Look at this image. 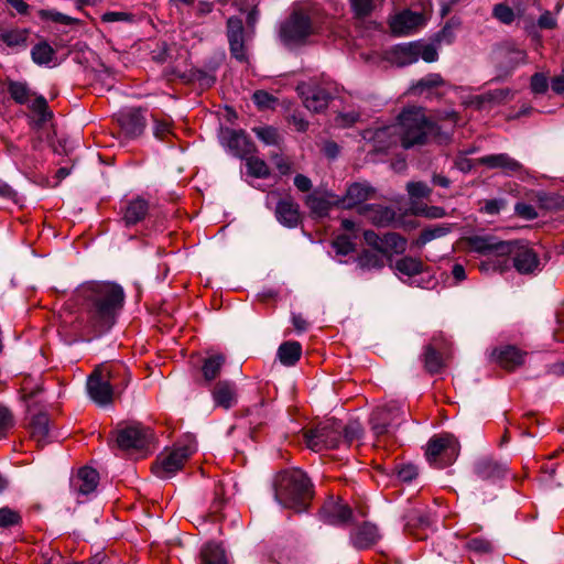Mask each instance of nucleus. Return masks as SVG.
I'll list each match as a JSON object with an SVG mask.
<instances>
[{"instance_id":"2eb2a0df","label":"nucleus","mask_w":564,"mask_h":564,"mask_svg":"<svg viewBox=\"0 0 564 564\" xmlns=\"http://www.w3.org/2000/svg\"><path fill=\"white\" fill-rule=\"evenodd\" d=\"M323 520L333 525H346L352 519L351 508L341 499H328L321 509Z\"/></svg>"},{"instance_id":"f3484780","label":"nucleus","mask_w":564,"mask_h":564,"mask_svg":"<svg viewBox=\"0 0 564 564\" xmlns=\"http://www.w3.org/2000/svg\"><path fill=\"white\" fill-rule=\"evenodd\" d=\"M527 356L528 352L525 350L513 345L501 346L492 351L495 362L507 371H514L521 367Z\"/></svg>"},{"instance_id":"9d476101","label":"nucleus","mask_w":564,"mask_h":564,"mask_svg":"<svg viewBox=\"0 0 564 564\" xmlns=\"http://www.w3.org/2000/svg\"><path fill=\"white\" fill-rule=\"evenodd\" d=\"M154 440L151 429L141 423H131L117 431V444L122 449H143Z\"/></svg>"},{"instance_id":"4be33fe9","label":"nucleus","mask_w":564,"mask_h":564,"mask_svg":"<svg viewBox=\"0 0 564 564\" xmlns=\"http://www.w3.org/2000/svg\"><path fill=\"white\" fill-rule=\"evenodd\" d=\"M99 481V474L90 467H82L72 479V488L79 495H89L95 491Z\"/></svg>"},{"instance_id":"864d4df0","label":"nucleus","mask_w":564,"mask_h":564,"mask_svg":"<svg viewBox=\"0 0 564 564\" xmlns=\"http://www.w3.org/2000/svg\"><path fill=\"white\" fill-rule=\"evenodd\" d=\"M362 433V429L358 422H351L345 426H341V442L349 446L355 440H358Z\"/></svg>"},{"instance_id":"7ed1b4c3","label":"nucleus","mask_w":564,"mask_h":564,"mask_svg":"<svg viewBox=\"0 0 564 564\" xmlns=\"http://www.w3.org/2000/svg\"><path fill=\"white\" fill-rule=\"evenodd\" d=\"M122 364H101L89 375L87 391L90 399L98 405H108L113 401L115 389L119 387L117 378L126 375Z\"/></svg>"},{"instance_id":"5701e85b","label":"nucleus","mask_w":564,"mask_h":564,"mask_svg":"<svg viewBox=\"0 0 564 564\" xmlns=\"http://www.w3.org/2000/svg\"><path fill=\"white\" fill-rule=\"evenodd\" d=\"M475 473L482 480H496L505 477L507 467L492 457H482L476 462Z\"/></svg>"},{"instance_id":"5fc2aeb1","label":"nucleus","mask_w":564,"mask_h":564,"mask_svg":"<svg viewBox=\"0 0 564 564\" xmlns=\"http://www.w3.org/2000/svg\"><path fill=\"white\" fill-rule=\"evenodd\" d=\"M447 231H448V229L443 226H435L433 228L424 229L414 243L417 247H423L431 240L446 235Z\"/></svg>"},{"instance_id":"b1692460","label":"nucleus","mask_w":564,"mask_h":564,"mask_svg":"<svg viewBox=\"0 0 564 564\" xmlns=\"http://www.w3.org/2000/svg\"><path fill=\"white\" fill-rule=\"evenodd\" d=\"M118 121L127 134L137 137L145 127V119L139 109H126L119 113Z\"/></svg>"},{"instance_id":"338daca9","label":"nucleus","mask_w":564,"mask_h":564,"mask_svg":"<svg viewBox=\"0 0 564 564\" xmlns=\"http://www.w3.org/2000/svg\"><path fill=\"white\" fill-rule=\"evenodd\" d=\"M547 79L543 74L536 73L531 78V90L534 94H543L547 90Z\"/></svg>"},{"instance_id":"13d9d810","label":"nucleus","mask_w":564,"mask_h":564,"mask_svg":"<svg viewBox=\"0 0 564 564\" xmlns=\"http://www.w3.org/2000/svg\"><path fill=\"white\" fill-rule=\"evenodd\" d=\"M466 547L476 553H489L492 550L491 542L485 538H471L467 541Z\"/></svg>"},{"instance_id":"9b49d317","label":"nucleus","mask_w":564,"mask_h":564,"mask_svg":"<svg viewBox=\"0 0 564 564\" xmlns=\"http://www.w3.org/2000/svg\"><path fill=\"white\" fill-rule=\"evenodd\" d=\"M364 239L369 247L387 258L403 253L408 246V240L397 232L379 236L373 230H366Z\"/></svg>"},{"instance_id":"c85d7f7f","label":"nucleus","mask_w":564,"mask_h":564,"mask_svg":"<svg viewBox=\"0 0 564 564\" xmlns=\"http://www.w3.org/2000/svg\"><path fill=\"white\" fill-rule=\"evenodd\" d=\"M278 220L288 227H295L301 220L299 206L290 199H282L275 209Z\"/></svg>"},{"instance_id":"37998d69","label":"nucleus","mask_w":564,"mask_h":564,"mask_svg":"<svg viewBox=\"0 0 564 564\" xmlns=\"http://www.w3.org/2000/svg\"><path fill=\"white\" fill-rule=\"evenodd\" d=\"M442 356L432 347L427 346L424 352V367L430 373H437L444 368Z\"/></svg>"},{"instance_id":"e2e57ef3","label":"nucleus","mask_w":564,"mask_h":564,"mask_svg":"<svg viewBox=\"0 0 564 564\" xmlns=\"http://www.w3.org/2000/svg\"><path fill=\"white\" fill-rule=\"evenodd\" d=\"M494 15L496 19H498L499 21H501L502 23H506V24L511 23L514 19L513 10L503 3H499V4L495 6Z\"/></svg>"},{"instance_id":"cd10ccee","label":"nucleus","mask_w":564,"mask_h":564,"mask_svg":"<svg viewBox=\"0 0 564 564\" xmlns=\"http://www.w3.org/2000/svg\"><path fill=\"white\" fill-rule=\"evenodd\" d=\"M417 42L395 46L389 54V61L397 66H406L417 62Z\"/></svg>"},{"instance_id":"2f4dec72","label":"nucleus","mask_w":564,"mask_h":564,"mask_svg":"<svg viewBox=\"0 0 564 564\" xmlns=\"http://www.w3.org/2000/svg\"><path fill=\"white\" fill-rule=\"evenodd\" d=\"M31 437L43 446L47 442L50 420L46 413H37L32 416L29 424Z\"/></svg>"},{"instance_id":"7c9ffc66","label":"nucleus","mask_w":564,"mask_h":564,"mask_svg":"<svg viewBox=\"0 0 564 564\" xmlns=\"http://www.w3.org/2000/svg\"><path fill=\"white\" fill-rule=\"evenodd\" d=\"M480 161L481 163L492 169L501 167L506 171L513 173H527L521 163H519L518 161L513 160L512 158L505 153L488 155L482 158Z\"/></svg>"},{"instance_id":"3c124183","label":"nucleus","mask_w":564,"mask_h":564,"mask_svg":"<svg viewBox=\"0 0 564 564\" xmlns=\"http://www.w3.org/2000/svg\"><path fill=\"white\" fill-rule=\"evenodd\" d=\"M22 517L19 511H15L9 507L0 508V528H10L20 525Z\"/></svg>"},{"instance_id":"f03ea898","label":"nucleus","mask_w":564,"mask_h":564,"mask_svg":"<svg viewBox=\"0 0 564 564\" xmlns=\"http://www.w3.org/2000/svg\"><path fill=\"white\" fill-rule=\"evenodd\" d=\"M274 492L280 505L301 511L313 497V486L301 469H289L276 475Z\"/></svg>"},{"instance_id":"1a4fd4ad","label":"nucleus","mask_w":564,"mask_h":564,"mask_svg":"<svg viewBox=\"0 0 564 564\" xmlns=\"http://www.w3.org/2000/svg\"><path fill=\"white\" fill-rule=\"evenodd\" d=\"M459 453L457 440L451 434L434 436L427 443L425 455L431 464L444 468L456 459Z\"/></svg>"},{"instance_id":"c756f323","label":"nucleus","mask_w":564,"mask_h":564,"mask_svg":"<svg viewBox=\"0 0 564 564\" xmlns=\"http://www.w3.org/2000/svg\"><path fill=\"white\" fill-rule=\"evenodd\" d=\"M148 212L149 203L141 197H137L127 204L123 220L127 226L135 225L145 218Z\"/></svg>"},{"instance_id":"393cba45","label":"nucleus","mask_w":564,"mask_h":564,"mask_svg":"<svg viewBox=\"0 0 564 564\" xmlns=\"http://www.w3.org/2000/svg\"><path fill=\"white\" fill-rule=\"evenodd\" d=\"M432 522L433 521L429 513H422L414 510L406 517L405 530L415 539L425 540L427 538L426 530L431 528Z\"/></svg>"},{"instance_id":"72a5a7b5","label":"nucleus","mask_w":564,"mask_h":564,"mask_svg":"<svg viewBox=\"0 0 564 564\" xmlns=\"http://www.w3.org/2000/svg\"><path fill=\"white\" fill-rule=\"evenodd\" d=\"M302 356V346L299 341L290 340L280 345L278 358L286 367L294 366Z\"/></svg>"},{"instance_id":"79ce46f5","label":"nucleus","mask_w":564,"mask_h":564,"mask_svg":"<svg viewBox=\"0 0 564 564\" xmlns=\"http://www.w3.org/2000/svg\"><path fill=\"white\" fill-rule=\"evenodd\" d=\"M372 221L377 226H389L400 227V220L397 219L395 213L389 207H378L372 216Z\"/></svg>"},{"instance_id":"0e129e2a","label":"nucleus","mask_w":564,"mask_h":564,"mask_svg":"<svg viewBox=\"0 0 564 564\" xmlns=\"http://www.w3.org/2000/svg\"><path fill=\"white\" fill-rule=\"evenodd\" d=\"M411 210L415 215L425 216L427 218H441L445 215V212L441 207L432 206V207H420L412 206Z\"/></svg>"},{"instance_id":"603ef678","label":"nucleus","mask_w":564,"mask_h":564,"mask_svg":"<svg viewBox=\"0 0 564 564\" xmlns=\"http://www.w3.org/2000/svg\"><path fill=\"white\" fill-rule=\"evenodd\" d=\"M379 2L380 0H350L352 11L359 18L369 15Z\"/></svg>"},{"instance_id":"a211bd4d","label":"nucleus","mask_w":564,"mask_h":564,"mask_svg":"<svg viewBox=\"0 0 564 564\" xmlns=\"http://www.w3.org/2000/svg\"><path fill=\"white\" fill-rule=\"evenodd\" d=\"M297 91L302 96L305 108L310 111L321 112L327 108L329 95L325 89L318 86L301 84L297 86Z\"/></svg>"},{"instance_id":"a18cd8bd","label":"nucleus","mask_w":564,"mask_h":564,"mask_svg":"<svg viewBox=\"0 0 564 564\" xmlns=\"http://www.w3.org/2000/svg\"><path fill=\"white\" fill-rule=\"evenodd\" d=\"M31 110L37 115V121L34 122L37 127L45 123L52 116L48 110L47 102L43 96H36L30 104Z\"/></svg>"},{"instance_id":"0eeeda50","label":"nucleus","mask_w":564,"mask_h":564,"mask_svg":"<svg viewBox=\"0 0 564 564\" xmlns=\"http://www.w3.org/2000/svg\"><path fill=\"white\" fill-rule=\"evenodd\" d=\"M305 444L314 452L333 449L340 446L341 425L336 421H327L303 434Z\"/></svg>"},{"instance_id":"aec40b11","label":"nucleus","mask_w":564,"mask_h":564,"mask_svg":"<svg viewBox=\"0 0 564 564\" xmlns=\"http://www.w3.org/2000/svg\"><path fill=\"white\" fill-rule=\"evenodd\" d=\"M378 529L375 524L364 522L350 533V542L357 550L371 547L379 540Z\"/></svg>"},{"instance_id":"8fccbe9b","label":"nucleus","mask_w":564,"mask_h":564,"mask_svg":"<svg viewBox=\"0 0 564 564\" xmlns=\"http://www.w3.org/2000/svg\"><path fill=\"white\" fill-rule=\"evenodd\" d=\"M243 160L246 161L247 172L250 176H267L268 167L264 161L251 154Z\"/></svg>"},{"instance_id":"ddd939ff","label":"nucleus","mask_w":564,"mask_h":564,"mask_svg":"<svg viewBox=\"0 0 564 564\" xmlns=\"http://www.w3.org/2000/svg\"><path fill=\"white\" fill-rule=\"evenodd\" d=\"M426 21L427 14L425 12H415L408 9L394 14L389 24L393 34L403 36L414 33Z\"/></svg>"},{"instance_id":"680f3d73","label":"nucleus","mask_w":564,"mask_h":564,"mask_svg":"<svg viewBox=\"0 0 564 564\" xmlns=\"http://www.w3.org/2000/svg\"><path fill=\"white\" fill-rule=\"evenodd\" d=\"M14 420L11 411L0 404V438L13 426Z\"/></svg>"},{"instance_id":"c03bdc74","label":"nucleus","mask_w":564,"mask_h":564,"mask_svg":"<svg viewBox=\"0 0 564 564\" xmlns=\"http://www.w3.org/2000/svg\"><path fill=\"white\" fill-rule=\"evenodd\" d=\"M442 85H444V80L440 74H429L427 76L420 79L415 85H413L411 89L415 94H423Z\"/></svg>"},{"instance_id":"de8ad7c7","label":"nucleus","mask_w":564,"mask_h":564,"mask_svg":"<svg viewBox=\"0 0 564 564\" xmlns=\"http://www.w3.org/2000/svg\"><path fill=\"white\" fill-rule=\"evenodd\" d=\"M357 261L362 269H380L383 267L382 256L369 250L362 251Z\"/></svg>"},{"instance_id":"69168bd1","label":"nucleus","mask_w":564,"mask_h":564,"mask_svg":"<svg viewBox=\"0 0 564 564\" xmlns=\"http://www.w3.org/2000/svg\"><path fill=\"white\" fill-rule=\"evenodd\" d=\"M408 192L412 198H424L430 194V188L422 182H410Z\"/></svg>"},{"instance_id":"412c9836","label":"nucleus","mask_w":564,"mask_h":564,"mask_svg":"<svg viewBox=\"0 0 564 564\" xmlns=\"http://www.w3.org/2000/svg\"><path fill=\"white\" fill-rule=\"evenodd\" d=\"M228 40L231 54L239 61L246 58V50L243 44V26L240 19L230 18L227 22Z\"/></svg>"},{"instance_id":"dca6fc26","label":"nucleus","mask_w":564,"mask_h":564,"mask_svg":"<svg viewBox=\"0 0 564 564\" xmlns=\"http://www.w3.org/2000/svg\"><path fill=\"white\" fill-rule=\"evenodd\" d=\"M364 139L369 143L372 150L382 151L400 141V132L397 123H393L391 126L366 130Z\"/></svg>"},{"instance_id":"f257e3e1","label":"nucleus","mask_w":564,"mask_h":564,"mask_svg":"<svg viewBox=\"0 0 564 564\" xmlns=\"http://www.w3.org/2000/svg\"><path fill=\"white\" fill-rule=\"evenodd\" d=\"M75 296L85 318L84 328L94 336L115 325L126 297L122 286L109 281L85 282L76 289Z\"/></svg>"},{"instance_id":"4c0bfd02","label":"nucleus","mask_w":564,"mask_h":564,"mask_svg":"<svg viewBox=\"0 0 564 564\" xmlns=\"http://www.w3.org/2000/svg\"><path fill=\"white\" fill-rule=\"evenodd\" d=\"M31 56L37 65H50L55 58V51L47 42L43 41L32 48Z\"/></svg>"},{"instance_id":"bf43d9fd","label":"nucleus","mask_w":564,"mask_h":564,"mask_svg":"<svg viewBox=\"0 0 564 564\" xmlns=\"http://www.w3.org/2000/svg\"><path fill=\"white\" fill-rule=\"evenodd\" d=\"M417 61L422 58L424 62L432 63L435 62L438 57V53L436 48L431 44H423L417 42Z\"/></svg>"},{"instance_id":"774afa93","label":"nucleus","mask_w":564,"mask_h":564,"mask_svg":"<svg viewBox=\"0 0 564 564\" xmlns=\"http://www.w3.org/2000/svg\"><path fill=\"white\" fill-rule=\"evenodd\" d=\"M273 164L276 166L281 175H288L293 173L291 161L283 155H274L272 158Z\"/></svg>"},{"instance_id":"20e7f679","label":"nucleus","mask_w":564,"mask_h":564,"mask_svg":"<svg viewBox=\"0 0 564 564\" xmlns=\"http://www.w3.org/2000/svg\"><path fill=\"white\" fill-rule=\"evenodd\" d=\"M397 127L403 148L423 144L434 129L433 124L426 119L423 109L419 107L404 109L398 118Z\"/></svg>"},{"instance_id":"58836bf2","label":"nucleus","mask_w":564,"mask_h":564,"mask_svg":"<svg viewBox=\"0 0 564 564\" xmlns=\"http://www.w3.org/2000/svg\"><path fill=\"white\" fill-rule=\"evenodd\" d=\"M395 270L406 276H414L423 272V262L413 257H404L395 262Z\"/></svg>"},{"instance_id":"4d7b16f0","label":"nucleus","mask_w":564,"mask_h":564,"mask_svg":"<svg viewBox=\"0 0 564 564\" xmlns=\"http://www.w3.org/2000/svg\"><path fill=\"white\" fill-rule=\"evenodd\" d=\"M513 91L510 88H500L488 91L482 96V100L490 102H502L513 97Z\"/></svg>"},{"instance_id":"4468645a","label":"nucleus","mask_w":564,"mask_h":564,"mask_svg":"<svg viewBox=\"0 0 564 564\" xmlns=\"http://www.w3.org/2000/svg\"><path fill=\"white\" fill-rule=\"evenodd\" d=\"M220 142L232 155L245 159L253 152V144L241 130L224 129L220 132Z\"/></svg>"},{"instance_id":"c9c22d12","label":"nucleus","mask_w":564,"mask_h":564,"mask_svg":"<svg viewBox=\"0 0 564 564\" xmlns=\"http://www.w3.org/2000/svg\"><path fill=\"white\" fill-rule=\"evenodd\" d=\"M499 54L510 69L527 63L525 51L511 43L502 46Z\"/></svg>"},{"instance_id":"39448f33","label":"nucleus","mask_w":564,"mask_h":564,"mask_svg":"<svg viewBox=\"0 0 564 564\" xmlns=\"http://www.w3.org/2000/svg\"><path fill=\"white\" fill-rule=\"evenodd\" d=\"M468 248L471 251L481 254H494L496 259L488 263H482L480 270L488 271L491 265L495 271L500 273L509 269V256L512 251V242L497 240L492 236H473L467 238Z\"/></svg>"},{"instance_id":"6e6552de","label":"nucleus","mask_w":564,"mask_h":564,"mask_svg":"<svg viewBox=\"0 0 564 564\" xmlns=\"http://www.w3.org/2000/svg\"><path fill=\"white\" fill-rule=\"evenodd\" d=\"M195 452L194 443L177 444L170 452L163 453L156 458L152 470L160 478H170L184 466Z\"/></svg>"},{"instance_id":"6ab92c4d","label":"nucleus","mask_w":564,"mask_h":564,"mask_svg":"<svg viewBox=\"0 0 564 564\" xmlns=\"http://www.w3.org/2000/svg\"><path fill=\"white\" fill-rule=\"evenodd\" d=\"M513 267L521 274L532 273L539 265L536 253L527 246H516L512 242Z\"/></svg>"},{"instance_id":"423d86ee","label":"nucleus","mask_w":564,"mask_h":564,"mask_svg":"<svg viewBox=\"0 0 564 564\" xmlns=\"http://www.w3.org/2000/svg\"><path fill=\"white\" fill-rule=\"evenodd\" d=\"M314 33L310 17L301 10H294L279 29L280 42L288 48H296L308 42Z\"/></svg>"},{"instance_id":"49530a36","label":"nucleus","mask_w":564,"mask_h":564,"mask_svg":"<svg viewBox=\"0 0 564 564\" xmlns=\"http://www.w3.org/2000/svg\"><path fill=\"white\" fill-rule=\"evenodd\" d=\"M8 90L12 99L18 104H26L32 96L28 85L22 82H10Z\"/></svg>"},{"instance_id":"6e6d98bb","label":"nucleus","mask_w":564,"mask_h":564,"mask_svg":"<svg viewBox=\"0 0 564 564\" xmlns=\"http://www.w3.org/2000/svg\"><path fill=\"white\" fill-rule=\"evenodd\" d=\"M333 246L337 253L347 256L355 250V243L347 235H339L333 241Z\"/></svg>"},{"instance_id":"bb28decb","label":"nucleus","mask_w":564,"mask_h":564,"mask_svg":"<svg viewBox=\"0 0 564 564\" xmlns=\"http://www.w3.org/2000/svg\"><path fill=\"white\" fill-rule=\"evenodd\" d=\"M373 188L365 183H352L344 196L341 203L345 208H352L373 196Z\"/></svg>"},{"instance_id":"e433bc0d","label":"nucleus","mask_w":564,"mask_h":564,"mask_svg":"<svg viewBox=\"0 0 564 564\" xmlns=\"http://www.w3.org/2000/svg\"><path fill=\"white\" fill-rule=\"evenodd\" d=\"M29 34L28 29H13L2 32L0 37L10 47L25 48Z\"/></svg>"},{"instance_id":"a19ab883","label":"nucleus","mask_w":564,"mask_h":564,"mask_svg":"<svg viewBox=\"0 0 564 564\" xmlns=\"http://www.w3.org/2000/svg\"><path fill=\"white\" fill-rule=\"evenodd\" d=\"M306 205L310 210L318 217L326 216L330 208V203L317 193L307 196Z\"/></svg>"},{"instance_id":"473e14b6","label":"nucleus","mask_w":564,"mask_h":564,"mask_svg":"<svg viewBox=\"0 0 564 564\" xmlns=\"http://www.w3.org/2000/svg\"><path fill=\"white\" fill-rule=\"evenodd\" d=\"M226 362L224 354H212L206 357L202 365L204 380L209 383L220 375L221 368Z\"/></svg>"},{"instance_id":"f704fd0d","label":"nucleus","mask_w":564,"mask_h":564,"mask_svg":"<svg viewBox=\"0 0 564 564\" xmlns=\"http://www.w3.org/2000/svg\"><path fill=\"white\" fill-rule=\"evenodd\" d=\"M199 564H228L225 550L215 543H207L199 554Z\"/></svg>"},{"instance_id":"09e8293b","label":"nucleus","mask_w":564,"mask_h":564,"mask_svg":"<svg viewBox=\"0 0 564 564\" xmlns=\"http://www.w3.org/2000/svg\"><path fill=\"white\" fill-rule=\"evenodd\" d=\"M253 132L263 143L268 145L278 144L281 140L279 131L273 127H257L253 128Z\"/></svg>"},{"instance_id":"f8f14e48","label":"nucleus","mask_w":564,"mask_h":564,"mask_svg":"<svg viewBox=\"0 0 564 564\" xmlns=\"http://www.w3.org/2000/svg\"><path fill=\"white\" fill-rule=\"evenodd\" d=\"M404 409L395 402H391L382 408H377L370 419L373 433L377 436L384 435L390 427H395L404 420Z\"/></svg>"},{"instance_id":"a878e982","label":"nucleus","mask_w":564,"mask_h":564,"mask_svg":"<svg viewBox=\"0 0 564 564\" xmlns=\"http://www.w3.org/2000/svg\"><path fill=\"white\" fill-rule=\"evenodd\" d=\"M212 397L217 406L226 410L237 403L236 387L230 381H218L212 390Z\"/></svg>"},{"instance_id":"052dcab7","label":"nucleus","mask_w":564,"mask_h":564,"mask_svg":"<svg viewBox=\"0 0 564 564\" xmlns=\"http://www.w3.org/2000/svg\"><path fill=\"white\" fill-rule=\"evenodd\" d=\"M39 14L42 19L51 20V21L63 23L66 25H69V24H73L74 22H76V20L74 18L63 14L61 12L54 11V10H41L39 12Z\"/></svg>"},{"instance_id":"ea45409f","label":"nucleus","mask_w":564,"mask_h":564,"mask_svg":"<svg viewBox=\"0 0 564 564\" xmlns=\"http://www.w3.org/2000/svg\"><path fill=\"white\" fill-rule=\"evenodd\" d=\"M42 392L41 379H34L31 376H25L21 381L20 393L25 402H30Z\"/></svg>"}]
</instances>
